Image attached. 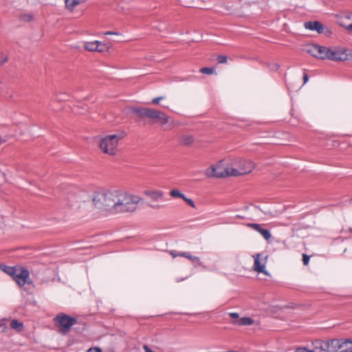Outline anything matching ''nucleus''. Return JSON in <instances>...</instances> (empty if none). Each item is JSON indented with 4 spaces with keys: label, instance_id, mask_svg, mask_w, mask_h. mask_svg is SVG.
<instances>
[{
    "label": "nucleus",
    "instance_id": "nucleus-1",
    "mask_svg": "<svg viewBox=\"0 0 352 352\" xmlns=\"http://www.w3.org/2000/svg\"><path fill=\"white\" fill-rule=\"evenodd\" d=\"M116 197L113 214L133 212L137 210L138 204L142 200L138 196L119 190Z\"/></svg>",
    "mask_w": 352,
    "mask_h": 352
},
{
    "label": "nucleus",
    "instance_id": "nucleus-2",
    "mask_svg": "<svg viewBox=\"0 0 352 352\" xmlns=\"http://www.w3.org/2000/svg\"><path fill=\"white\" fill-rule=\"evenodd\" d=\"M316 58L333 61L352 60V50L344 47L330 48L319 45Z\"/></svg>",
    "mask_w": 352,
    "mask_h": 352
},
{
    "label": "nucleus",
    "instance_id": "nucleus-3",
    "mask_svg": "<svg viewBox=\"0 0 352 352\" xmlns=\"http://www.w3.org/2000/svg\"><path fill=\"white\" fill-rule=\"evenodd\" d=\"M131 111L142 119L148 118L153 123H159L160 125H165L168 123L170 119V117L164 112L155 109L132 107Z\"/></svg>",
    "mask_w": 352,
    "mask_h": 352
},
{
    "label": "nucleus",
    "instance_id": "nucleus-4",
    "mask_svg": "<svg viewBox=\"0 0 352 352\" xmlns=\"http://www.w3.org/2000/svg\"><path fill=\"white\" fill-rule=\"evenodd\" d=\"M126 135L124 132H120L118 134L109 135L102 138L100 142V148L104 153L109 155H116L118 151V142L122 140Z\"/></svg>",
    "mask_w": 352,
    "mask_h": 352
},
{
    "label": "nucleus",
    "instance_id": "nucleus-5",
    "mask_svg": "<svg viewBox=\"0 0 352 352\" xmlns=\"http://www.w3.org/2000/svg\"><path fill=\"white\" fill-rule=\"evenodd\" d=\"M54 323L60 333L67 334L73 325L77 323V319L65 313H59L53 319Z\"/></svg>",
    "mask_w": 352,
    "mask_h": 352
},
{
    "label": "nucleus",
    "instance_id": "nucleus-6",
    "mask_svg": "<svg viewBox=\"0 0 352 352\" xmlns=\"http://www.w3.org/2000/svg\"><path fill=\"white\" fill-rule=\"evenodd\" d=\"M232 173L231 167L226 166L223 160H221L216 166H212L206 170V175L208 177L223 178L230 177L233 176L231 175Z\"/></svg>",
    "mask_w": 352,
    "mask_h": 352
},
{
    "label": "nucleus",
    "instance_id": "nucleus-7",
    "mask_svg": "<svg viewBox=\"0 0 352 352\" xmlns=\"http://www.w3.org/2000/svg\"><path fill=\"white\" fill-rule=\"evenodd\" d=\"M232 165L239 168L231 167L232 170L231 175L234 177L249 174L255 168V164L253 162L243 159L236 160Z\"/></svg>",
    "mask_w": 352,
    "mask_h": 352
},
{
    "label": "nucleus",
    "instance_id": "nucleus-8",
    "mask_svg": "<svg viewBox=\"0 0 352 352\" xmlns=\"http://www.w3.org/2000/svg\"><path fill=\"white\" fill-rule=\"evenodd\" d=\"M80 199V192L73 188H70L65 192V199L69 207H73L79 203Z\"/></svg>",
    "mask_w": 352,
    "mask_h": 352
},
{
    "label": "nucleus",
    "instance_id": "nucleus-9",
    "mask_svg": "<svg viewBox=\"0 0 352 352\" xmlns=\"http://www.w3.org/2000/svg\"><path fill=\"white\" fill-rule=\"evenodd\" d=\"M104 197L105 198L106 206L107 208V212L113 214L114 206L116 204V199L117 198L118 190L102 191Z\"/></svg>",
    "mask_w": 352,
    "mask_h": 352
},
{
    "label": "nucleus",
    "instance_id": "nucleus-10",
    "mask_svg": "<svg viewBox=\"0 0 352 352\" xmlns=\"http://www.w3.org/2000/svg\"><path fill=\"white\" fill-rule=\"evenodd\" d=\"M30 272L25 267H20L19 271L16 272L14 276L13 277V280L19 285L23 286L28 282V278H29Z\"/></svg>",
    "mask_w": 352,
    "mask_h": 352
},
{
    "label": "nucleus",
    "instance_id": "nucleus-11",
    "mask_svg": "<svg viewBox=\"0 0 352 352\" xmlns=\"http://www.w3.org/2000/svg\"><path fill=\"white\" fill-rule=\"evenodd\" d=\"M105 198L103 195V192H96L93 195L92 201L94 205V206L100 210L104 211H107V208L105 206L106 201Z\"/></svg>",
    "mask_w": 352,
    "mask_h": 352
},
{
    "label": "nucleus",
    "instance_id": "nucleus-12",
    "mask_svg": "<svg viewBox=\"0 0 352 352\" xmlns=\"http://www.w3.org/2000/svg\"><path fill=\"white\" fill-rule=\"evenodd\" d=\"M247 226L259 232L267 241H268L272 236L270 231L266 229H263L260 224L250 223L247 224Z\"/></svg>",
    "mask_w": 352,
    "mask_h": 352
},
{
    "label": "nucleus",
    "instance_id": "nucleus-13",
    "mask_svg": "<svg viewBox=\"0 0 352 352\" xmlns=\"http://www.w3.org/2000/svg\"><path fill=\"white\" fill-rule=\"evenodd\" d=\"M327 344H329V351H336L338 349H340L344 343L351 342L349 340H345V342H342V340L339 339H330L327 340Z\"/></svg>",
    "mask_w": 352,
    "mask_h": 352
},
{
    "label": "nucleus",
    "instance_id": "nucleus-14",
    "mask_svg": "<svg viewBox=\"0 0 352 352\" xmlns=\"http://www.w3.org/2000/svg\"><path fill=\"white\" fill-rule=\"evenodd\" d=\"M338 24L350 31L352 23V14H343L338 19Z\"/></svg>",
    "mask_w": 352,
    "mask_h": 352
},
{
    "label": "nucleus",
    "instance_id": "nucleus-15",
    "mask_svg": "<svg viewBox=\"0 0 352 352\" xmlns=\"http://www.w3.org/2000/svg\"><path fill=\"white\" fill-rule=\"evenodd\" d=\"M304 25L306 29L316 30L319 34L323 32L324 26L322 23L319 21H308L305 23Z\"/></svg>",
    "mask_w": 352,
    "mask_h": 352
},
{
    "label": "nucleus",
    "instance_id": "nucleus-16",
    "mask_svg": "<svg viewBox=\"0 0 352 352\" xmlns=\"http://www.w3.org/2000/svg\"><path fill=\"white\" fill-rule=\"evenodd\" d=\"M260 254H256L255 256H254V269L256 272L258 273H263L265 274H267V273L265 270V265L263 264H261L260 261Z\"/></svg>",
    "mask_w": 352,
    "mask_h": 352
},
{
    "label": "nucleus",
    "instance_id": "nucleus-17",
    "mask_svg": "<svg viewBox=\"0 0 352 352\" xmlns=\"http://www.w3.org/2000/svg\"><path fill=\"white\" fill-rule=\"evenodd\" d=\"M180 255L182 257H184L189 259L193 264H197L198 265L201 266L203 268H206V267L204 265L203 263L201 262L200 258L199 257L192 256L190 253L185 252H182Z\"/></svg>",
    "mask_w": 352,
    "mask_h": 352
},
{
    "label": "nucleus",
    "instance_id": "nucleus-18",
    "mask_svg": "<svg viewBox=\"0 0 352 352\" xmlns=\"http://www.w3.org/2000/svg\"><path fill=\"white\" fill-rule=\"evenodd\" d=\"M232 324L239 326H250L254 324V320L249 317H243L233 320Z\"/></svg>",
    "mask_w": 352,
    "mask_h": 352
},
{
    "label": "nucleus",
    "instance_id": "nucleus-19",
    "mask_svg": "<svg viewBox=\"0 0 352 352\" xmlns=\"http://www.w3.org/2000/svg\"><path fill=\"white\" fill-rule=\"evenodd\" d=\"M313 345L315 349H320L322 351H329V344L327 340H316L313 342Z\"/></svg>",
    "mask_w": 352,
    "mask_h": 352
},
{
    "label": "nucleus",
    "instance_id": "nucleus-20",
    "mask_svg": "<svg viewBox=\"0 0 352 352\" xmlns=\"http://www.w3.org/2000/svg\"><path fill=\"white\" fill-rule=\"evenodd\" d=\"M144 194L149 197L153 201H157L162 198L164 193L161 190H145Z\"/></svg>",
    "mask_w": 352,
    "mask_h": 352
},
{
    "label": "nucleus",
    "instance_id": "nucleus-21",
    "mask_svg": "<svg viewBox=\"0 0 352 352\" xmlns=\"http://www.w3.org/2000/svg\"><path fill=\"white\" fill-rule=\"evenodd\" d=\"M20 267L15 266V267H10L7 265H0V269L2 270L5 273L10 275L12 278L14 276L16 272L19 271V269Z\"/></svg>",
    "mask_w": 352,
    "mask_h": 352
},
{
    "label": "nucleus",
    "instance_id": "nucleus-22",
    "mask_svg": "<svg viewBox=\"0 0 352 352\" xmlns=\"http://www.w3.org/2000/svg\"><path fill=\"white\" fill-rule=\"evenodd\" d=\"M84 47L87 51L98 52V49L100 47V42L97 41H91V42H87L85 43Z\"/></svg>",
    "mask_w": 352,
    "mask_h": 352
},
{
    "label": "nucleus",
    "instance_id": "nucleus-23",
    "mask_svg": "<svg viewBox=\"0 0 352 352\" xmlns=\"http://www.w3.org/2000/svg\"><path fill=\"white\" fill-rule=\"evenodd\" d=\"M194 142V138L191 135H184L181 138V144L184 146H190Z\"/></svg>",
    "mask_w": 352,
    "mask_h": 352
},
{
    "label": "nucleus",
    "instance_id": "nucleus-24",
    "mask_svg": "<svg viewBox=\"0 0 352 352\" xmlns=\"http://www.w3.org/2000/svg\"><path fill=\"white\" fill-rule=\"evenodd\" d=\"M318 45L309 44L307 46L306 51L307 53L310 54L311 56L316 58L318 54Z\"/></svg>",
    "mask_w": 352,
    "mask_h": 352
},
{
    "label": "nucleus",
    "instance_id": "nucleus-25",
    "mask_svg": "<svg viewBox=\"0 0 352 352\" xmlns=\"http://www.w3.org/2000/svg\"><path fill=\"white\" fill-rule=\"evenodd\" d=\"M65 4L68 10L73 11L74 8L80 4V1L77 0H65Z\"/></svg>",
    "mask_w": 352,
    "mask_h": 352
},
{
    "label": "nucleus",
    "instance_id": "nucleus-26",
    "mask_svg": "<svg viewBox=\"0 0 352 352\" xmlns=\"http://www.w3.org/2000/svg\"><path fill=\"white\" fill-rule=\"evenodd\" d=\"M12 329L16 330L19 332L21 331L23 329V324L22 322H19L17 320H12L10 324Z\"/></svg>",
    "mask_w": 352,
    "mask_h": 352
},
{
    "label": "nucleus",
    "instance_id": "nucleus-27",
    "mask_svg": "<svg viewBox=\"0 0 352 352\" xmlns=\"http://www.w3.org/2000/svg\"><path fill=\"white\" fill-rule=\"evenodd\" d=\"M34 16L32 13H23L19 16L21 21L24 22H30L33 21Z\"/></svg>",
    "mask_w": 352,
    "mask_h": 352
},
{
    "label": "nucleus",
    "instance_id": "nucleus-28",
    "mask_svg": "<svg viewBox=\"0 0 352 352\" xmlns=\"http://www.w3.org/2000/svg\"><path fill=\"white\" fill-rule=\"evenodd\" d=\"M170 195L172 197H174V198H181V199H184V195L182 194L179 190L177 189H173L170 191L169 192Z\"/></svg>",
    "mask_w": 352,
    "mask_h": 352
},
{
    "label": "nucleus",
    "instance_id": "nucleus-29",
    "mask_svg": "<svg viewBox=\"0 0 352 352\" xmlns=\"http://www.w3.org/2000/svg\"><path fill=\"white\" fill-rule=\"evenodd\" d=\"M8 320L7 319H2L0 320V332H6L8 329Z\"/></svg>",
    "mask_w": 352,
    "mask_h": 352
},
{
    "label": "nucleus",
    "instance_id": "nucleus-30",
    "mask_svg": "<svg viewBox=\"0 0 352 352\" xmlns=\"http://www.w3.org/2000/svg\"><path fill=\"white\" fill-rule=\"evenodd\" d=\"M200 72L205 74H212L214 72V69L212 67H203L200 69Z\"/></svg>",
    "mask_w": 352,
    "mask_h": 352
},
{
    "label": "nucleus",
    "instance_id": "nucleus-31",
    "mask_svg": "<svg viewBox=\"0 0 352 352\" xmlns=\"http://www.w3.org/2000/svg\"><path fill=\"white\" fill-rule=\"evenodd\" d=\"M217 62L219 64L226 63L228 60V57L224 55H219L217 58Z\"/></svg>",
    "mask_w": 352,
    "mask_h": 352
},
{
    "label": "nucleus",
    "instance_id": "nucleus-32",
    "mask_svg": "<svg viewBox=\"0 0 352 352\" xmlns=\"http://www.w3.org/2000/svg\"><path fill=\"white\" fill-rule=\"evenodd\" d=\"M109 47L107 45L100 42V47L98 49L99 52H107L109 50Z\"/></svg>",
    "mask_w": 352,
    "mask_h": 352
},
{
    "label": "nucleus",
    "instance_id": "nucleus-33",
    "mask_svg": "<svg viewBox=\"0 0 352 352\" xmlns=\"http://www.w3.org/2000/svg\"><path fill=\"white\" fill-rule=\"evenodd\" d=\"M163 99H164V96H159V97L155 98L151 100V104H155V105L158 104L160 103V101Z\"/></svg>",
    "mask_w": 352,
    "mask_h": 352
},
{
    "label": "nucleus",
    "instance_id": "nucleus-34",
    "mask_svg": "<svg viewBox=\"0 0 352 352\" xmlns=\"http://www.w3.org/2000/svg\"><path fill=\"white\" fill-rule=\"evenodd\" d=\"M183 200L191 207L195 208V203L191 199L187 198L186 196H184V199H183Z\"/></svg>",
    "mask_w": 352,
    "mask_h": 352
},
{
    "label": "nucleus",
    "instance_id": "nucleus-35",
    "mask_svg": "<svg viewBox=\"0 0 352 352\" xmlns=\"http://www.w3.org/2000/svg\"><path fill=\"white\" fill-rule=\"evenodd\" d=\"M8 59V57L6 55H5L3 54H0V66H1L3 63L7 62Z\"/></svg>",
    "mask_w": 352,
    "mask_h": 352
},
{
    "label": "nucleus",
    "instance_id": "nucleus-36",
    "mask_svg": "<svg viewBox=\"0 0 352 352\" xmlns=\"http://www.w3.org/2000/svg\"><path fill=\"white\" fill-rule=\"evenodd\" d=\"M309 262V256L305 254H302V263L305 265H307Z\"/></svg>",
    "mask_w": 352,
    "mask_h": 352
},
{
    "label": "nucleus",
    "instance_id": "nucleus-37",
    "mask_svg": "<svg viewBox=\"0 0 352 352\" xmlns=\"http://www.w3.org/2000/svg\"><path fill=\"white\" fill-rule=\"evenodd\" d=\"M294 352H316L314 350H309L307 348H298Z\"/></svg>",
    "mask_w": 352,
    "mask_h": 352
},
{
    "label": "nucleus",
    "instance_id": "nucleus-38",
    "mask_svg": "<svg viewBox=\"0 0 352 352\" xmlns=\"http://www.w3.org/2000/svg\"><path fill=\"white\" fill-rule=\"evenodd\" d=\"M169 254L173 257V258H175L177 256H181V252H177L175 250H170L169 252Z\"/></svg>",
    "mask_w": 352,
    "mask_h": 352
},
{
    "label": "nucleus",
    "instance_id": "nucleus-39",
    "mask_svg": "<svg viewBox=\"0 0 352 352\" xmlns=\"http://www.w3.org/2000/svg\"><path fill=\"white\" fill-rule=\"evenodd\" d=\"M229 316H230V318H232V319H235V320H238L239 319V314L237 313H230L229 314Z\"/></svg>",
    "mask_w": 352,
    "mask_h": 352
},
{
    "label": "nucleus",
    "instance_id": "nucleus-40",
    "mask_svg": "<svg viewBox=\"0 0 352 352\" xmlns=\"http://www.w3.org/2000/svg\"><path fill=\"white\" fill-rule=\"evenodd\" d=\"M87 352H102V350L100 348L94 347V348H90Z\"/></svg>",
    "mask_w": 352,
    "mask_h": 352
},
{
    "label": "nucleus",
    "instance_id": "nucleus-41",
    "mask_svg": "<svg viewBox=\"0 0 352 352\" xmlns=\"http://www.w3.org/2000/svg\"><path fill=\"white\" fill-rule=\"evenodd\" d=\"M144 349L145 351V352H154L153 351H152L148 346L146 345H144Z\"/></svg>",
    "mask_w": 352,
    "mask_h": 352
},
{
    "label": "nucleus",
    "instance_id": "nucleus-42",
    "mask_svg": "<svg viewBox=\"0 0 352 352\" xmlns=\"http://www.w3.org/2000/svg\"><path fill=\"white\" fill-rule=\"evenodd\" d=\"M309 80V76L307 74H304L303 75V80H304V83H306Z\"/></svg>",
    "mask_w": 352,
    "mask_h": 352
},
{
    "label": "nucleus",
    "instance_id": "nucleus-43",
    "mask_svg": "<svg viewBox=\"0 0 352 352\" xmlns=\"http://www.w3.org/2000/svg\"><path fill=\"white\" fill-rule=\"evenodd\" d=\"M105 35H110V34H118L117 32H107L104 33Z\"/></svg>",
    "mask_w": 352,
    "mask_h": 352
},
{
    "label": "nucleus",
    "instance_id": "nucleus-44",
    "mask_svg": "<svg viewBox=\"0 0 352 352\" xmlns=\"http://www.w3.org/2000/svg\"><path fill=\"white\" fill-rule=\"evenodd\" d=\"M278 68H279V65H278V64H277V63H275V64L273 65V68H272V69H273L276 70V69H278Z\"/></svg>",
    "mask_w": 352,
    "mask_h": 352
},
{
    "label": "nucleus",
    "instance_id": "nucleus-45",
    "mask_svg": "<svg viewBox=\"0 0 352 352\" xmlns=\"http://www.w3.org/2000/svg\"><path fill=\"white\" fill-rule=\"evenodd\" d=\"M151 208H160V206H153V205H149Z\"/></svg>",
    "mask_w": 352,
    "mask_h": 352
},
{
    "label": "nucleus",
    "instance_id": "nucleus-46",
    "mask_svg": "<svg viewBox=\"0 0 352 352\" xmlns=\"http://www.w3.org/2000/svg\"><path fill=\"white\" fill-rule=\"evenodd\" d=\"M350 31H352V23H351V30Z\"/></svg>",
    "mask_w": 352,
    "mask_h": 352
}]
</instances>
